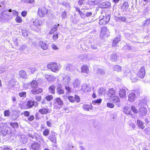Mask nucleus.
I'll use <instances>...</instances> for the list:
<instances>
[{
	"mask_svg": "<svg viewBox=\"0 0 150 150\" xmlns=\"http://www.w3.org/2000/svg\"><path fill=\"white\" fill-rule=\"evenodd\" d=\"M1 132L2 134L3 135L8 134L10 136H11L13 134H14L13 132H12L10 130V128L7 126L6 123L1 124Z\"/></svg>",
	"mask_w": 150,
	"mask_h": 150,
	"instance_id": "obj_1",
	"label": "nucleus"
},
{
	"mask_svg": "<svg viewBox=\"0 0 150 150\" xmlns=\"http://www.w3.org/2000/svg\"><path fill=\"white\" fill-rule=\"evenodd\" d=\"M30 85L31 88H33L31 90V92L33 94H37L42 92V88H39L37 89L38 83L36 81L33 80L30 83Z\"/></svg>",
	"mask_w": 150,
	"mask_h": 150,
	"instance_id": "obj_2",
	"label": "nucleus"
},
{
	"mask_svg": "<svg viewBox=\"0 0 150 150\" xmlns=\"http://www.w3.org/2000/svg\"><path fill=\"white\" fill-rule=\"evenodd\" d=\"M8 12H12V13L14 16H18V12L17 11L15 10H13L12 11L11 9H9L8 11L6 10H4L1 13V18L6 20L9 19L11 17V15L10 13H8Z\"/></svg>",
	"mask_w": 150,
	"mask_h": 150,
	"instance_id": "obj_3",
	"label": "nucleus"
},
{
	"mask_svg": "<svg viewBox=\"0 0 150 150\" xmlns=\"http://www.w3.org/2000/svg\"><path fill=\"white\" fill-rule=\"evenodd\" d=\"M54 108L56 109H60L62 108L63 105V101L59 98L54 99L53 102Z\"/></svg>",
	"mask_w": 150,
	"mask_h": 150,
	"instance_id": "obj_4",
	"label": "nucleus"
},
{
	"mask_svg": "<svg viewBox=\"0 0 150 150\" xmlns=\"http://www.w3.org/2000/svg\"><path fill=\"white\" fill-rule=\"evenodd\" d=\"M41 22L38 19H36L34 21H30V26L31 28L34 30H36L37 27L41 25Z\"/></svg>",
	"mask_w": 150,
	"mask_h": 150,
	"instance_id": "obj_5",
	"label": "nucleus"
},
{
	"mask_svg": "<svg viewBox=\"0 0 150 150\" xmlns=\"http://www.w3.org/2000/svg\"><path fill=\"white\" fill-rule=\"evenodd\" d=\"M47 13V10L45 7H41L38 8V14L40 17L42 18L45 16Z\"/></svg>",
	"mask_w": 150,
	"mask_h": 150,
	"instance_id": "obj_6",
	"label": "nucleus"
},
{
	"mask_svg": "<svg viewBox=\"0 0 150 150\" xmlns=\"http://www.w3.org/2000/svg\"><path fill=\"white\" fill-rule=\"evenodd\" d=\"M47 67L49 69H50L53 72H55L59 69V67L57 64L54 62H52L47 64Z\"/></svg>",
	"mask_w": 150,
	"mask_h": 150,
	"instance_id": "obj_7",
	"label": "nucleus"
},
{
	"mask_svg": "<svg viewBox=\"0 0 150 150\" xmlns=\"http://www.w3.org/2000/svg\"><path fill=\"white\" fill-rule=\"evenodd\" d=\"M33 139H35L38 142L42 144L44 143V141L43 140L42 136L37 133H34V135L32 137Z\"/></svg>",
	"mask_w": 150,
	"mask_h": 150,
	"instance_id": "obj_8",
	"label": "nucleus"
},
{
	"mask_svg": "<svg viewBox=\"0 0 150 150\" xmlns=\"http://www.w3.org/2000/svg\"><path fill=\"white\" fill-rule=\"evenodd\" d=\"M147 110L145 107H141L139 108L138 113L141 116L145 115L147 114Z\"/></svg>",
	"mask_w": 150,
	"mask_h": 150,
	"instance_id": "obj_9",
	"label": "nucleus"
},
{
	"mask_svg": "<svg viewBox=\"0 0 150 150\" xmlns=\"http://www.w3.org/2000/svg\"><path fill=\"white\" fill-rule=\"evenodd\" d=\"M145 74V71L144 67H142L139 69L137 74V75L139 78H143Z\"/></svg>",
	"mask_w": 150,
	"mask_h": 150,
	"instance_id": "obj_10",
	"label": "nucleus"
},
{
	"mask_svg": "<svg viewBox=\"0 0 150 150\" xmlns=\"http://www.w3.org/2000/svg\"><path fill=\"white\" fill-rule=\"evenodd\" d=\"M8 84V87L9 88H13L15 87L18 84V82L15 79L10 80Z\"/></svg>",
	"mask_w": 150,
	"mask_h": 150,
	"instance_id": "obj_11",
	"label": "nucleus"
},
{
	"mask_svg": "<svg viewBox=\"0 0 150 150\" xmlns=\"http://www.w3.org/2000/svg\"><path fill=\"white\" fill-rule=\"evenodd\" d=\"M48 138L52 142L55 143H56V137H55V132H51Z\"/></svg>",
	"mask_w": 150,
	"mask_h": 150,
	"instance_id": "obj_12",
	"label": "nucleus"
},
{
	"mask_svg": "<svg viewBox=\"0 0 150 150\" xmlns=\"http://www.w3.org/2000/svg\"><path fill=\"white\" fill-rule=\"evenodd\" d=\"M31 148L34 150H39L40 148V145L36 142L32 143L31 145Z\"/></svg>",
	"mask_w": 150,
	"mask_h": 150,
	"instance_id": "obj_13",
	"label": "nucleus"
},
{
	"mask_svg": "<svg viewBox=\"0 0 150 150\" xmlns=\"http://www.w3.org/2000/svg\"><path fill=\"white\" fill-rule=\"evenodd\" d=\"M123 112L124 113L128 115L131 116L133 115L132 113L131 110L130 108L127 106H126L124 107Z\"/></svg>",
	"mask_w": 150,
	"mask_h": 150,
	"instance_id": "obj_14",
	"label": "nucleus"
},
{
	"mask_svg": "<svg viewBox=\"0 0 150 150\" xmlns=\"http://www.w3.org/2000/svg\"><path fill=\"white\" fill-rule=\"evenodd\" d=\"M57 93L59 95L63 94L64 93V90L62 89L61 84H58L56 88Z\"/></svg>",
	"mask_w": 150,
	"mask_h": 150,
	"instance_id": "obj_15",
	"label": "nucleus"
},
{
	"mask_svg": "<svg viewBox=\"0 0 150 150\" xmlns=\"http://www.w3.org/2000/svg\"><path fill=\"white\" fill-rule=\"evenodd\" d=\"M126 89L127 88L125 87H122L119 91V94L121 98H124L125 97L126 95Z\"/></svg>",
	"mask_w": 150,
	"mask_h": 150,
	"instance_id": "obj_16",
	"label": "nucleus"
},
{
	"mask_svg": "<svg viewBox=\"0 0 150 150\" xmlns=\"http://www.w3.org/2000/svg\"><path fill=\"white\" fill-rule=\"evenodd\" d=\"M115 20L117 21L120 22H128L127 20V18L123 16L116 17Z\"/></svg>",
	"mask_w": 150,
	"mask_h": 150,
	"instance_id": "obj_17",
	"label": "nucleus"
},
{
	"mask_svg": "<svg viewBox=\"0 0 150 150\" xmlns=\"http://www.w3.org/2000/svg\"><path fill=\"white\" fill-rule=\"evenodd\" d=\"M146 101L145 99H142L139 101L138 106L139 107H146L147 106Z\"/></svg>",
	"mask_w": 150,
	"mask_h": 150,
	"instance_id": "obj_18",
	"label": "nucleus"
},
{
	"mask_svg": "<svg viewBox=\"0 0 150 150\" xmlns=\"http://www.w3.org/2000/svg\"><path fill=\"white\" fill-rule=\"evenodd\" d=\"M110 5L109 2H105L99 4V7L101 8H105L109 7Z\"/></svg>",
	"mask_w": 150,
	"mask_h": 150,
	"instance_id": "obj_19",
	"label": "nucleus"
},
{
	"mask_svg": "<svg viewBox=\"0 0 150 150\" xmlns=\"http://www.w3.org/2000/svg\"><path fill=\"white\" fill-rule=\"evenodd\" d=\"M45 78L49 82H53L56 79L55 77L51 75L45 74Z\"/></svg>",
	"mask_w": 150,
	"mask_h": 150,
	"instance_id": "obj_20",
	"label": "nucleus"
},
{
	"mask_svg": "<svg viewBox=\"0 0 150 150\" xmlns=\"http://www.w3.org/2000/svg\"><path fill=\"white\" fill-rule=\"evenodd\" d=\"M120 37L121 36L120 35H119L117 37L115 38L113 41L112 46L115 47L117 45V44L120 40Z\"/></svg>",
	"mask_w": 150,
	"mask_h": 150,
	"instance_id": "obj_21",
	"label": "nucleus"
},
{
	"mask_svg": "<svg viewBox=\"0 0 150 150\" xmlns=\"http://www.w3.org/2000/svg\"><path fill=\"white\" fill-rule=\"evenodd\" d=\"M39 45L43 50H45L47 49L48 45L45 42L40 41L39 42Z\"/></svg>",
	"mask_w": 150,
	"mask_h": 150,
	"instance_id": "obj_22",
	"label": "nucleus"
},
{
	"mask_svg": "<svg viewBox=\"0 0 150 150\" xmlns=\"http://www.w3.org/2000/svg\"><path fill=\"white\" fill-rule=\"evenodd\" d=\"M136 99L135 95L134 93H132L128 95V100L130 102H134Z\"/></svg>",
	"mask_w": 150,
	"mask_h": 150,
	"instance_id": "obj_23",
	"label": "nucleus"
},
{
	"mask_svg": "<svg viewBox=\"0 0 150 150\" xmlns=\"http://www.w3.org/2000/svg\"><path fill=\"white\" fill-rule=\"evenodd\" d=\"M115 95V90L113 88L109 89L108 93V95L109 97H113Z\"/></svg>",
	"mask_w": 150,
	"mask_h": 150,
	"instance_id": "obj_24",
	"label": "nucleus"
},
{
	"mask_svg": "<svg viewBox=\"0 0 150 150\" xmlns=\"http://www.w3.org/2000/svg\"><path fill=\"white\" fill-rule=\"evenodd\" d=\"M81 71L82 72L86 74H88L89 71L88 67L86 65H84L81 68Z\"/></svg>",
	"mask_w": 150,
	"mask_h": 150,
	"instance_id": "obj_25",
	"label": "nucleus"
},
{
	"mask_svg": "<svg viewBox=\"0 0 150 150\" xmlns=\"http://www.w3.org/2000/svg\"><path fill=\"white\" fill-rule=\"evenodd\" d=\"M71 79L70 76H66L63 79V82L65 85H68L70 82Z\"/></svg>",
	"mask_w": 150,
	"mask_h": 150,
	"instance_id": "obj_26",
	"label": "nucleus"
},
{
	"mask_svg": "<svg viewBox=\"0 0 150 150\" xmlns=\"http://www.w3.org/2000/svg\"><path fill=\"white\" fill-rule=\"evenodd\" d=\"M59 24H58L57 25L56 24H54V25H53L50 33H53L54 32H55L57 30V27L58 26H59Z\"/></svg>",
	"mask_w": 150,
	"mask_h": 150,
	"instance_id": "obj_27",
	"label": "nucleus"
},
{
	"mask_svg": "<svg viewBox=\"0 0 150 150\" xmlns=\"http://www.w3.org/2000/svg\"><path fill=\"white\" fill-rule=\"evenodd\" d=\"M20 76L23 78H26L27 75L25 71L23 70H21L19 72V74Z\"/></svg>",
	"mask_w": 150,
	"mask_h": 150,
	"instance_id": "obj_28",
	"label": "nucleus"
},
{
	"mask_svg": "<svg viewBox=\"0 0 150 150\" xmlns=\"http://www.w3.org/2000/svg\"><path fill=\"white\" fill-rule=\"evenodd\" d=\"M118 57L116 53H113L112 54L110 57V59L112 61L115 62L117 61Z\"/></svg>",
	"mask_w": 150,
	"mask_h": 150,
	"instance_id": "obj_29",
	"label": "nucleus"
},
{
	"mask_svg": "<svg viewBox=\"0 0 150 150\" xmlns=\"http://www.w3.org/2000/svg\"><path fill=\"white\" fill-rule=\"evenodd\" d=\"M55 86L53 85L50 86L49 88V91L52 94H54L55 92Z\"/></svg>",
	"mask_w": 150,
	"mask_h": 150,
	"instance_id": "obj_30",
	"label": "nucleus"
},
{
	"mask_svg": "<svg viewBox=\"0 0 150 150\" xmlns=\"http://www.w3.org/2000/svg\"><path fill=\"white\" fill-rule=\"evenodd\" d=\"M10 125L14 129L17 128L18 127V123L17 122H11Z\"/></svg>",
	"mask_w": 150,
	"mask_h": 150,
	"instance_id": "obj_31",
	"label": "nucleus"
},
{
	"mask_svg": "<svg viewBox=\"0 0 150 150\" xmlns=\"http://www.w3.org/2000/svg\"><path fill=\"white\" fill-rule=\"evenodd\" d=\"M80 81L78 79H76L73 83L74 88L79 87L80 86Z\"/></svg>",
	"mask_w": 150,
	"mask_h": 150,
	"instance_id": "obj_32",
	"label": "nucleus"
},
{
	"mask_svg": "<svg viewBox=\"0 0 150 150\" xmlns=\"http://www.w3.org/2000/svg\"><path fill=\"white\" fill-rule=\"evenodd\" d=\"M34 101L30 100L27 103V106L28 108H30L33 107L34 105Z\"/></svg>",
	"mask_w": 150,
	"mask_h": 150,
	"instance_id": "obj_33",
	"label": "nucleus"
},
{
	"mask_svg": "<svg viewBox=\"0 0 150 150\" xmlns=\"http://www.w3.org/2000/svg\"><path fill=\"white\" fill-rule=\"evenodd\" d=\"M129 7V4L128 2H124L122 6V8L123 9V10H124L126 11L127 10L128 8Z\"/></svg>",
	"mask_w": 150,
	"mask_h": 150,
	"instance_id": "obj_34",
	"label": "nucleus"
},
{
	"mask_svg": "<svg viewBox=\"0 0 150 150\" xmlns=\"http://www.w3.org/2000/svg\"><path fill=\"white\" fill-rule=\"evenodd\" d=\"M91 105H88L87 104H84L83 106V108L84 109L87 111H89V109L92 110Z\"/></svg>",
	"mask_w": 150,
	"mask_h": 150,
	"instance_id": "obj_35",
	"label": "nucleus"
},
{
	"mask_svg": "<svg viewBox=\"0 0 150 150\" xmlns=\"http://www.w3.org/2000/svg\"><path fill=\"white\" fill-rule=\"evenodd\" d=\"M137 124L138 126L142 129L145 128V126L144 125L143 123L139 120H137Z\"/></svg>",
	"mask_w": 150,
	"mask_h": 150,
	"instance_id": "obj_36",
	"label": "nucleus"
},
{
	"mask_svg": "<svg viewBox=\"0 0 150 150\" xmlns=\"http://www.w3.org/2000/svg\"><path fill=\"white\" fill-rule=\"evenodd\" d=\"M113 69L114 70L118 72H120L122 71V68L121 66L119 65H117L114 66Z\"/></svg>",
	"mask_w": 150,
	"mask_h": 150,
	"instance_id": "obj_37",
	"label": "nucleus"
},
{
	"mask_svg": "<svg viewBox=\"0 0 150 150\" xmlns=\"http://www.w3.org/2000/svg\"><path fill=\"white\" fill-rule=\"evenodd\" d=\"M39 112L42 114H45L48 112V110L46 108H42L39 110Z\"/></svg>",
	"mask_w": 150,
	"mask_h": 150,
	"instance_id": "obj_38",
	"label": "nucleus"
},
{
	"mask_svg": "<svg viewBox=\"0 0 150 150\" xmlns=\"http://www.w3.org/2000/svg\"><path fill=\"white\" fill-rule=\"evenodd\" d=\"M112 101L114 103H116L120 102V99L117 96H114L112 98Z\"/></svg>",
	"mask_w": 150,
	"mask_h": 150,
	"instance_id": "obj_39",
	"label": "nucleus"
},
{
	"mask_svg": "<svg viewBox=\"0 0 150 150\" xmlns=\"http://www.w3.org/2000/svg\"><path fill=\"white\" fill-rule=\"evenodd\" d=\"M107 31V28L105 26L103 27L101 29L100 31L101 35H104L106 34Z\"/></svg>",
	"mask_w": 150,
	"mask_h": 150,
	"instance_id": "obj_40",
	"label": "nucleus"
},
{
	"mask_svg": "<svg viewBox=\"0 0 150 150\" xmlns=\"http://www.w3.org/2000/svg\"><path fill=\"white\" fill-rule=\"evenodd\" d=\"M150 22V19H148L145 20L143 23L142 25L143 27H145L148 25Z\"/></svg>",
	"mask_w": 150,
	"mask_h": 150,
	"instance_id": "obj_41",
	"label": "nucleus"
},
{
	"mask_svg": "<svg viewBox=\"0 0 150 150\" xmlns=\"http://www.w3.org/2000/svg\"><path fill=\"white\" fill-rule=\"evenodd\" d=\"M123 50L126 51L130 50L132 49V47L128 44L125 45L123 47Z\"/></svg>",
	"mask_w": 150,
	"mask_h": 150,
	"instance_id": "obj_42",
	"label": "nucleus"
},
{
	"mask_svg": "<svg viewBox=\"0 0 150 150\" xmlns=\"http://www.w3.org/2000/svg\"><path fill=\"white\" fill-rule=\"evenodd\" d=\"M110 15L108 14L106 15L105 17H104V19L106 23H107L110 21Z\"/></svg>",
	"mask_w": 150,
	"mask_h": 150,
	"instance_id": "obj_43",
	"label": "nucleus"
},
{
	"mask_svg": "<svg viewBox=\"0 0 150 150\" xmlns=\"http://www.w3.org/2000/svg\"><path fill=\"white\" fill-rule=\"evenodd\" d=\"M97 74L104 75L105 74V73L103 70L100 69L97 70Z\"/></svg>",
	"mask_w": 150,
	"mask_h": 150,
	"instance_id": "obj_44",
	"label": "nucleus"
},
{
	"mask_svg": "<svg viewBox=\"0 0 150 150\" xmlns=\"http://www.w3.org/2000/svg\"><path fill=\"white\" fill-rule=\"evenodd\" d=\"M105 91V89L103 87L100 88L98 90V93L100 95H102Z\"/></svg>",
	"mask_w": 150,
	"mask_h": 150,
	"instance_id": "obj_45",
	"label": "nucleus"
},
{
	"mask_svg": "<svg viewBox=\"0 0 150 150\" xmlns=\"http://www.w3.org/2000/svg\"><path fill=\"white\" fill-rule=\"evenodd\" d=\"M102 101V100L100 98L96 100H93L92 101V104L94 105H95L96 103H101Z\"/></svg>",
	"mask_w": 150,
	"mask_h": 150,
	"instance_id": "obj_46",
	"label": "nucleus"
},
{
	"mask_svg": "<svg viewBox=\"0 0 150 150\" xmlns=\"http://www.w3.org/2000/svg\"><path fill=\"white\" fill-rule=\"evenodd\" d=\"M15 20L17 23H21L22 21V20L21 17L18 16H16V17L15 19Z\"/></svg>",
	"mask_w": 150,
	"mask_h": 150,
	"instance_id": "obj_47",
	"label": "nucleus"
},
{
	"mask_svg": "<svg viewBox=\"0 0 150 150\" xmlns=\"http://www.w3.org/2000/svg\"><path fill=\"white\" fill-rule=\"evenodd\" d=\"M26 93L25 92H23V91H21L18 94L19 96H20V97H25L26 96Z\"/></svg>",
	"mask_w": 150,
	"mask_h": 150,
	"instance_id": "obj_48",
	"label": "nucleus"
},
{
	"mask_svg": "<svg viewBox=\"0 0 150 150\" xmlns=\"http://www.w3.org/2000/svg\"><path fill=\"white\" fill-rule=\"evenodd\" d=\"M22 114L25 117H28L30 116V113L29 111H26L23 112Z\"/></svg>",
	"mask_w": 150,
	"mask_h": 150,
	"instance_id": "obj_49",
	"label": "nucleus"
},
{
	"mask_svg": "<svg viewBox=\"0 0 150 150\" xmlns=\"http://www.w3.org/2000/svg\"><path fill=\"white\" fill-rule=\"evenodd\" d=\"M99 23L100 25H105L107 23H106V21H105L104 19L100 20L99 21Z\"/></svg>",
	"mask_w": 150,
	"mask_h": 150,
	"instance_id": "obj_50",
	"label": "nucleus"
},
{
	"mask_svg": "<svg viewBox=\"0 0 150 150\" xmlns=\"http://www.w3.org/2000/svg\"><path fill=\"white\" fill-rule=\"evenodd\" d=\"M22 34L24 37H26L28 36V32L25 30H22Z\"/></svg>",
	"mask_w": 150,
	"mask_h": 150,
	"instance_id": "obj_51",
	"label": "nucleus"
},
{
	"mask_svg": "<svg viewBox=\"0 0 150 150\" xmlns=\"http://www.w3.org/2000/svg\"><path fill=\"white\" fill-rule=\"evenodd\" d=\"M49 134V130L48 129H45L43 132V134L44 136H47Z\"/></svg>",
	"mask_w": 150,
	"mask_h": 150,
	"instance_id": "obj_52",
	"label": "nucleus"
},
{
	"mask_svg": "<svg viewBox=\"0 0 150 150\" xmlns=\"http://www.w3.org/2000/svg\"><path fill=\"white\" fill-rule=\"evenodd\" d=\"M68 99L71 102L73 103L75 101L74 97L72 96H69L68 98Z\"/></svg>",
	"mask_w": 150,
	"mask_h": 150,
	"instance_id": "obj_53",
	"label": "nucleus"
},
{
	"mask_svg": "<svg viewBox=\"0 0 150 150\" xmlns=\"http://www.w3.org/2000/svg\"><path fill=\"white\" fill-rule=\"evenodd\" d=\"M53 96L51 95H48L47 96L46 98V99L48 101H50L51 100L53 99Z\"/></svg>",
	"mask_w": 150,
	"mask_h": 150,
	"instance_id": "obj_54",
	"label": "nucleus"
},
{
	"mask_svg": "<svg viewBox=\"0 0 150 150\" xmlns=\"http://www.w3.org/2000/svg\"><path fill=\"white\" fill-rule=\"evenodd\" d=\"M130 79L132 82H135L137 79L134 76L132 75L130 78Z\"/></svg>",
	"mask_w": 150,
	"mask_h": 150,
	"instance_id": "obj_55",
	"label": "nucleus"
},
{
	"mask_svg": "<svg viewBox=\"0 0 150 150\" xmlns=\"http://www.w3.org/2000/svg\"><path fill=\"white\" fill-rule=\"evenodd\" d=\"M62 16L63 19L66 18L67 16V13L65 11L63 12L62 13Z\"/></svg>",
	"mask_w": 150,
	"mask_h": 150,
	"instance_id": "obj_56",
	"label": "nucleus"
},
{
	"mask_svg": "<svg viewBox=\"0 0 150 150\" xmlns=\"http://www.w3.org/2000/svg\"><path fill=\"white\" fill-rule=\"evenodd\" d=\"M131 109L134 113H137L138 112L137 110L136 109L135 106H132L131 107Z\"/></svg>",
	"mask_w": 150,
	"mask_h": 150,
	"instance_id": "obj_57",
	"label": "nucleus"
},
{
	"mask_svg": "<svg viewBox=\"0 0 150 150\" xmlns=\"http://www.w3.org/2000/svg\"><path fill=\"white\" fill-rule=\"evenodd\" d=\"M75 101L77 102H79L80 101V97L77 95H75L74 96Z\"/></svg>",
	"mask_w": 150,
	"mask_h": 150,
	"instance_id": "obj_58",
	"label": "nucleus"
},
{
	"mask_svg": "<svg viewBox=\"0 0 150 150\" xmlns=\"http://www.w3.org/2000/svg\"><path fill=\"white\" fill-rule=\"evenodd\" d=\"M10 112L8 110H6L4 112V116H9Z\"/></svg>",
	"mask_w": 150,
	"mask_h": 150,
	"instance_id": "obj_59",
	"label": "nucleus"
},
{
	"mask_svg": "<svg viewBox=\"0 0 150 150\" xmlns=\"http://www.w3.org/2000/svg\"><path fill=\"white\" fill-rule=\"evenodd\" d=\"M34 117L33 115H31L28 118V120L30 121H31L34 119Z\"/></svg>",
	"mask_w": 150,
	"mask_h": 150,
	"instance_id": "obj_60",
	"label": "nucleus"
},
{
	"mask_svg": "<svg viewBox=\"0 0 150 150\" xmlns=\"http://www.w3.org/2000/svg\"><path fill=\"white\" fill-rule=\"evenodd\" d=\"M65 89L67 90V92L69 93H70L71 91V89L70 87L69 86H65Z\"/></svg>",
	"mask_w": 150,
	"mask_h": 150,
	"instance_id": "obj_61",
	"label": "nucleus"
},
{
	"mask_svg": "<svg viewBox=\"0 0 150 150\" xmlns=\"http://www.w3.org/2000/svg\"><path fill=\"white\" fill-rule=\"evenodd\" d=\"M107 106L110 108H113L114 106V105L112 103H107Z\"/></svg>",
	"mask_w": 150,
	"mask_h": 150,
	"instance_id": "obj_62",
	"label": "nucleus"
},
{
	"mask_svg": "<svg viewBox=\"0 0 150 150\" xmlns=\"http://www.w3.org/2000/svg\"><path fill=\"white\" fill-rule=\"evenodd\" d=\"M86 85L84 84L82 86L81 89L82 91L84 92H86Z\"/></svg>",
	"mask_w": 150,
	"mask_h": 150,
	"instance_id": "obj_63",
	"label": "nucleus"
},
{
	"mask_svg": "<svg viewBox=\"0 0 150 150\" xmlns=\"http://www.w3.org/2000/svg\"><path fill=\"white\" fill-rule=\"evenodd\" d=\"M58 33H55L54 34L53 36V39L54 40H57L58 38Z\"/></svg>",
	"mask_w": 150,
	"mask_h": 150,
	"instance_id": "obj_64",
	"label": "nucleus"
}]
</instances>
